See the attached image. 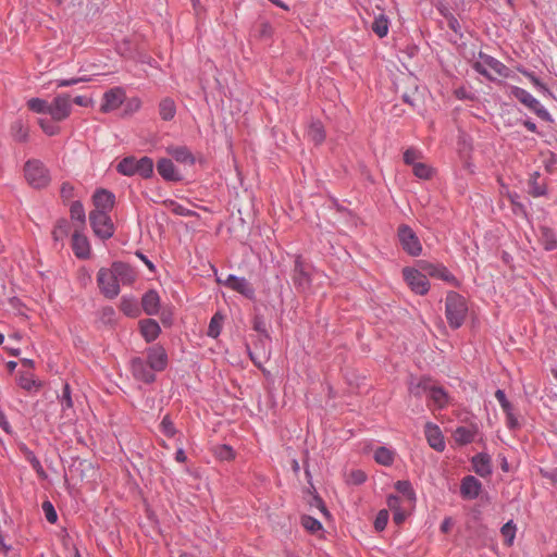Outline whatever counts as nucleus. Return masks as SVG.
<instances>
[{"instance_id":"nucleus-1","label":"nucleus","mask_w":557,"mask_h":557,"mask_svg":"<svg viewBox=\"0 0 557 557\" xmlns=\"http://www.w3.org/2000/svg\"><path fill=\"white\" fill-rule=\"evenodd\" d=\"M468 307L466 299L455 292H449L445 302V314L448 324L454 329L460 327L465 322Z\"/></svg>"},{"instance_id":"nucleus-2","label":"nucleus","mask_w":557,"mask_h":557,"mask_svg":"<svg viewBox=\"0 0 557 557\" xmlns=\"http://www.w3.org/2000/svg\"><path fill=\"white\" fill-rule=\"evenodd\" d=\"M119 173L132 176L135 174L144 178H149L153 173V161L148 157L136 159L135 157H126L116 166Z\"/></svg>"},{"instance_id":"nucleus-3","label":"nucleus","mask_w":557,"mask_h":557,"mask_svg":"<svg viewBox=\"0 0 557 557\" xmlns=\"http://www.w3.org/2000/svg\"><path fill=\"white\" fill-rule=\"evenodd\" d=\"M409 391L418 397L426 394L433 406L438 409L444 408L449 400L447 393L428 379H423L418 384L410 386Z\"/></svg>"},{"instance_id":"nucleus-4","label":"nucleus","mask_w":557,"mask_h":557,"mask_svg":"<svg viewBox=\"0 0 557 557\" xmlns=\"http://www.w3.org/2000/svg\"><path fill=\"white\" fill-rule=\"evenodd\" d=\"M25 178L34 188L46 187L50 182V175L44 163L39 160H28L24 166Z\"/></svg>"},{"instance_id":"nucleus-5","label":"nucleus","mask_w":557,"mask_h":557,"mask_svg":"<svg viewBox=\"0 0 557 557\" xmlns=\"http://www.w3.org/2000/svg\"><path fill=\"white\" fill-rule=\"evenodd\" d=\"M510 95L519 100L524 107L533 111L539 117L545 121L550 120V115L546 109L541 106L540 101L535 99L529 91L521 87L511 86Z\"/></svg>"},{"instance_id":"nucleus-6","label":"nucleus","mask_w":557,"mask_h":557,"mask_svg":"<svg viewBox=\"0 0 557 557\" xmlns=\"http://www.w3.org/2000/svg\"><path fill=\"white\" fill-rule=\"evenodd\" d=\"M403 276L410 289L418 295H425L430 289L429 280L420 271V268H405Z\"/></svg>"},{"instance_id":"nucleus-7","label":"nucleus","mask_w":557,"mask_h":557,"mask_svg":"<svg viewBox=\"0 0 557 557\" xmlns=\"http://www.w3.org/2000/svg\"><path fill=\"white\" fill-rule=\"evenodd\" d=\"M398 239L403 249L410 256L417 257L422 252V245L411 227L400 225L398 227Z\"/></svg>"},{"instance_id":"nucleus-8","label":"nucleus","mask_w":557,"mask_h":557,"mask_svg":"<svg viewBox=\"0 0 557 557\" xmlns=\"http://www.w3.org/2000/svg\"><path fill=\"white\" fill-rule=\"evenodd\" d=\"M91 228L96 236L108 239L114 234V225L109 213H89Z\"/></svg>"},{"instance_id":"nucleus-9","label":"nucleus","mask_w":557,"mask_h":557,"mask_svg":"<svg viewBox=\"0 0 557 557\" xmlns=\"http://www.w3.org/2000/svg\"><path fill=\"white\" fill-rule=\"evenodd\" d=\"M472 66L478 73L490 79L493 78L494 74L500 75L503 70H505V65L502 62L482 52L479 54V59L473 62Z\"/></svg>"},{"instance_id":"nucleus-10","label":"nucleus","mask_w":557,"mask_h":557,"mask_svg":"<svg viewBox=\"0 0 557 557\" xmlns=\"http://www.w3.org/2000/svg\"><path fill=\"white\" fill-rule=\"evenodd\" d=\"M72 112V100L70 95H58L49 107V115L54 122H61L67 119Z\"/></svg>"},{"instance_id":"nucleus-11","label":"nucleus","mask_w":557,"mask_h":557,"mask_svg":"<svg viewBox=\"0 0 557 557\" xmlns=\"http://www.w3.org/2000/svg\"><path fill=\"white\" fill-rule=\"evenodd\" d=\"M99 288L108 298H114L120 293V283L110 269L101 268L97 276Z\"/></svg>"},{"instance_id":"nucleus-12","label":"nucleus","mask_w":557,"mask_h":557,"mask_svg":"<svg viewBox=\"0 0 557 557\" xmlns=\"http://www.w3.org/2000/svg\"><path fill=\"white\" fill-rule=\"evenodd\" d=\"M115 203V196L108 189H97L92 196L94 210L90 213H110Z\"/></svg>"},{"instance_id":"nucleus-13","label":"nucleus","mask_w":557,"mask_h":557,"mask_svg":"<svg viewBox=\"0 0 557 557\" xmlns=\"http://www.w3.org/2000/svg\"><path fill=\"white\" fill-rule=\"evenodd\" d=\"M125 100V91L121 87H114L104 92L102 103L100 107L101 112L108 113L116 110Z\"/></svg>"},{"instance_id":"nucleus-14","label":"nucleus","mask_w":557,"mask_h":557,"mask_svg":"<svg viewBox=\"0 0 557 557\" xmlns=\"http://www.w3.org/2000/svg\"><path fill=\"white\" fill-rule=\"evenodd\" d=\"M132 372L137 380L145 383L154 381V370L150 369L149 363L141 358L132 360Z\"/></svg>"},{"instance_id":"nucleus-15","label":"nucleus","mask_w":557,"mask_h":557,"mask_svg":"<svg viewBox=\"0 0 557 557\" xmlns=\"http://www.w3.org/2000/svg\"><path fill=\"white\" fill-rule=\"evenodd\" d=\"M224 285L249 299H251L255 295L253 287L245 277L228 275L224 282Z\"/></svg>"},{"instance_id":"nucleus-16","label":"nucleus","mask_w":557,"mask_h":557,"mask_svg":"<svg viewBox=\"0 0 557 557\" xmlns=\"http://www.w3.org/2000/svg\"><path fill=\"white\" fill-rule=\"evenodd\" d=\"M147 362L150 369L154 371H163L168 364V356L165 350L160 346L151 347L147 352Z\"/></svg>"},{"instance_id":"nucleus-17","label":"nucleus","mask_w":557,"mask_h":557,"mask_svg":"<svg viewBox=\"0 0 557 557\" xmlns=\"http://www.w3.org/2000/svg\"><path fill=\"white\" fill-rule=\"evenodd\" d=\"M425 437L429 445L437 450L443 451L445 449V442L441 429L433 423H426L424 428Z\"/></svg>"},{"instance_id":"nucleus-18","label":"nucleus","mask_w":557,"mask_h":557,"mask_svg":"<svg viewBox=\"0 0 557 557\" xmlns=\"http://www.w3.org/2000/svg\"><path fill=\"white\" fill-rule=\"evenodd\" d=\"M482 488L481 482L473 475H467L462 479L460 493L463 498L474 499L479 496Z\"/></svg>"},{"instance_id":"nucleus-19","label":"nucleus","mask_w":557,"mask_h":557,"mask_svg":"<svg viewBox=\"0 0 557 557\" xmlns=\"http://www.w3.org/2000/svg\"><path fill=\"white\" fill-rule=\"evenodd\" d=\"M158 173L162 176L163 180L170 182H177L181 180V174L174 166L173 162L170 159L162 158L157 163Z\"/></svg>"},{"instance_id":"nucleus-20","label":"nucleus","mask_w":557,"mask_h":557,"mask_svg":"<svg viewBox=\"0 0 557 557\" xmlns=\"http://www.w3.org/2000/svg\"><path fill=\"white\" fill-rule=\"evenodd\" d=\"M110 270L116 276L120 285L131 284L135 280V273L133 269L123 262H114Z\"/></svg>"},{"instance_id":"nucleus-21","label":"nucleus","mask_w":557,"mask_h":557,"mask_svg":"<svg viewBox=\"0 0 557 557\" xmlns=\"http://www.w3.org/2000/svg\"><path fill=\"white\" fill-rule=\"evenodd\" d=\"M72 248L77 258L86 259L90 255V245L87 237L77 231L72 237Z\"/></svg>"},{"instance_id":"nucleus-22","label":"nucleus","mask_w":557,"mask_h":557,"mask_svg":"<svg viewBox=\"0 0 557 557\" xmlns=\"http://www.w3.org/2000/svg\"><path fill=\"white\" fill-rule=\"evenodd\" d=\"M293 280L300 289H306L310 285L309 274L299 257L295 261Z\"/></svg>"},{"instance_id":"nucleus-23","label":"nucleus","mask_w":557,"mask_h":557,"mask_svg":"<svg viewBox=\"0 0 557 557\" xmlns=\"http://www.w3.org/2000/svg\"><path fill=\"white\" fill-rule=\"evenodd\" d=\"M166 152L180 163L191 165L195 162L194 156L185 146H170Z\"/></svg>"},{"instance_id":"nucleus-24","label":"nucleus","mask_w":557,"mask_h":557,"mask_svg":"<svg viewBox=\"0 0 557 557\" xmlns=\"http://www.w3.org/2000/svg\"><path fill=\"white\" fill-rule=\"evenodd\" d=\"M537 236L539 242L546 251L557 249V236L552 228L547 226H541Z\"/></svg>"},{"instance_id":"nucleus-25","label":"nucleus","mask_w":557,"mask_h":557,"mask_svg":"<svg viewBox=\"0 0 557 557\" xmlns=\"http://www.w3.org/2000/svg\"><path fill=\"white\" fill-rule=\"evenodd\" d=\"M141 305L144 311L148 315H154L159 311L160 307V297L156 290H148L141 299Z\"/></svg>"},{"instance_id":"nucleus-26","label":"nucleus","mask_w":557,"mask_h":557,"mask_svg":"<svg viewBox=\"0 0 557 557\" xmlns=\"http://www.w3.org/2000/svg\"><path fill=\"white\" fill-rule=\"evenodd\" d=\"M472 465L474 472L482 478H486L492 473L491 459L484 454L474 456L472 458Z\"/></svg>"},{"instance_id":"nucleus-27","label":"nucleus","mask_w":557,"mask_h":557,"mask_svg":"<svg viewBox=\"0 0 557 557\" xmlns=\"http://www.w3.org/2000/svg\"><path fill=\"white\" fill-rule=\"evenodd\" d=\"M140 332L146 342H152L154 341L160 333V326L157 323V321L152 319H146L140 321Z\"/></svg>"},{"instance_id":"nucleus-28","label":"nucleus","mask_w":557,"mask_h":557,"mask_svg":"<svg viewBox=\"0 0 557 557\" xmlns=\"http://www.w3.org/2000/svg\"><path fill=\"white\" fill-rule=\"evenodd\" d=\"M476 430L469 426H459L454 431L453 437L459 445H466L473 442Z\"/></svg>"},{"instance_id":"nucleus-29","label":"nucleus","mask_w":557,"mask_h":557,"mask_svg":"<svg viewBox=\"0 0 557 557\" xmlns=\"http://www.w3.org/2000/svg\"><path fill=\"white\" fill-rule=\"evenodd\" d=\"M159 113L162 120H172L176 113L175 102L170 98H164L159 104Z\"/></svg>"},{"instance_id":"nucleus-30","label":"nucleus","mask_w":557,"mask_h":557,"mask_svg":"<svg viewBox=\"0 0 557 557\" xmlns=\"http://www.w3.org/2000/svg\"><path fill=\"white\" fill-rule=\"evenodd\" d=\"M432 277L442 280L454 286L458 285L457 278L442 263H436L435 271Z\"/></svg>"},{"instance_id":"nucleus-31","label":"nucleus","mask_w":557,"mask_h":557,"mask_svg":"<svg viewBox=\"0 0 557 557\" xmlns=\"http://www.w3.org/2000/svg\"><path fill=\"white\" fill-rule=\"evenodd\" d=\"M308 136L314 144L320 145L325 139V132L320 122H312L309 126Z\"/></svg>"},{"instance_id":"nucleus-32","label":"nucleus","mask_w":557,"mask_h":557,"mask_svg":"<svg viewBox=\"0 0 557 557\" xmlns=\"http://www.w3.org/2000/svg\"><path fill=\"white\" fill-rule=\"evenodd\" d=\"M372 30L380 37L383 38L388 33V20L385 15L379 14L375 16L372 23Z\"/></svg>"},{"instance_id":"nucleus-33","label":"nucleus","mask_w":557,"mask_h":557,"mask_svg":"<svg viewBox=\"0 0 557 557\" xmlns=\"http://www.w3.org/2000/svg\"><path fill=\"white\" fill-rule=\"evenodd\" d=\"M394 451L386 447H379L374 453L375 461L383 466H391L394 461Z\"/></svg>"},{"instance_id":"nucleus-34","label":"nucleus","mask_w":557,"mask_h":557,"mask_svg":"<svg viewBox=\"0 0 557 557\" xmlns=\"http://www.w3.org/2000/svg\"><path fill=\"white\" fill-rule=\"evenodd\" d=\"M59 401L61 405L62 412L67 417L66 413L67 410H71L73 408V400L71 396V388L67 383L63 385V389L61 395L59 396Z\"/></svg>"},{"instance_id":"nucleus-35","label":"nucleus","mask_w":557,"mask_h":557,"mask_svg":"<svg viewBox=\"0 0 557 557\" xmlns=\"http://www.w3.org/2000/svg\"><path fill=\"white\" fill-rule=\"evenodd\" d=\"M223 320H224L223 315L219 312L215 313L211 318V321H210V324L208 327V332H207V334L210 337L216 338L220 335L221 330H222Z\"/></svg>"},{"instance_id":"nucleus-36","label":"nucleus","mask_w":557,"mask_h":557,"mask_svg":"<svg viewBox=\"0 0 557 557\" xmlns=\"http://www.w3.org/2000/svg\"><path fill=\"white\" fill-rule=\"evenodd\" d=\"M27 107L33 112L49 114L50 103L40 98H32L27 101Z\"/></svg>"},{"instance_id":"nucleus-37","label":"nucleus","mask_w":557,"mask_h":557,"mask_svg":"<svg viewBox=\"0 0 557 557\" xmlns=\"http://www.w3.org/2000/svg\"><path fill=\"white\" fill-rule=\"evenodd\" d=\"M500 533L504 537L505 545L511 546L516 536V525L512 521H508L502 527Z\"/></svg>"},{"instance_id":"nucleus-38","label":"nucleus","mask_w":557,"mask_h":557,"mask_svg":"<svg viewBox=\"0 0 557 557\" xmlns=\"http://www.w3.org/2000/svg\"><path fill=\"white\" fill-rule=\"evenodd\" d=\"M120 308L128 317L134 318L137 317L139 313L137 302L133 299L122 298Z\"/></svg>"},{"instance_id":"nucleus-39","label":"nucleus","mask_w":557,"mask_h":557,"mask_svg":"<svg viewBox=\"0 0 557 557\" xmlns=\"http://www.w3.org/2000/svg\"><path fill=\"white\" fill-rule=\"evenodd\" d=\"M521 73L537 88L544 96H553L548 87L543 84L532 72L521 71Z\"/></svg>"},{"instance_id":"nucleus-40","label":"nucleus","mask_w":557,"mask_h":557,"mask_svg":"<svg viewBox=\"0 0 557 557\" xmlns=\"http://www.w3.org/2000/svg\"><path fill=\"white\" fill-rule=\"evenodd\" d=\"M11 132L12 136L17 141H25L28 137V129L21 121H16L12 124Z\"/></svg>"},{"instance_id":"nucleus-41","label":"nucleus","mask_w":557,"mask_h":557,"mask_svg":"<svg viewBox=\"0 0 557 557\" xmlns=\"http://www.w3.org/2000/svg\"><path fill=\"white\" fill-rule=\"evenodd\" d=\"M214 455L220 460H232L235 458V453L232 447L227 445H219L214 448Z\"/></svg>"},{"instance_id":"nucleus-42","label":"nucleus","mask_w":557,"mask_h":557,"mask_svg":"<svg viewBox=\"0 0 557 557\" xmlns=\"http://www.w3.org/2000/svg\"><path fill=\"white\" fill-rule=\"evenodd\" d=\"M70 212H71L72 219L79 221L82 224L85 223L86 214H85V209H84L82 202L74 201L71 205Z\"/></svg>"},{"instance_id":"nucleus-43","label":"nucleus","mask_w":557,"mask_h":557,"mask_svg":"<svg viewBox=\"0 0 557 557\" xmlns=\"http://www.w3.org/2000/svg\"><path fill=\"white\" fill-rule=\"evenodd\" d=\"M412 171L417 177L423 180H428L432 175V169L428 164L422 162L414 163V165L412 166Z\"/></svg>"},{"instance_id":"nucleus-44","label":"nucleus","mask_w":557,"mask_h":557,"mask_svg":"<svg viewBox=\"0 0 557 557\" xmlns=\"http://www.w3.org/2000/svg\"><path fill=\"white\" fill-rule=\"evenodd\" d=\"M396 490L401 493L408 502H412L414 493L408 481H397L395 484Z\"/></svg>"},{"instance_id":"nucleus-45","label":"nucleus","mask_w":557,"mask_h":557,"mask_svg":"<svg viewBox=\"0 0 557 557\" xmlns=\"http://www.w3.org/2000/svg\"><path fill=\"white\" fill-rule=\"evenodd\" d=\"M366 479L367 475L362 470H351L346 476V482L352 485H360Z\"/></svg>"},{"instance_id":"nucleus-46","label":"nucleus","mask_w":557,"mask_h":557,"mask_svg":"<svg viewBox=\"0 0 557 557\" xmlns=\"http://www.w3.org/2000/svg\"><path fill=\"white\" fill-rule=\"evenodd\" d=\"M420 159H421V152L414 148H408L404 152V162L408 165L413 166L414 163L420 162L419 161Z\"/></svg>"},{"instance_id":"nucleus-47","label":"nucleus","mask_w":557,"mask_h":557,"mask_svg":"<svg viewBox=\"0 0 557 557\" xmlns=\"http://www.w3.org/2000/svg\"><path fill=\"white\" fill-rule=\"evenodd\" d=\"M301 524L306 530L310 532H317L322 529L321 522L310 516H304L301 518Z\"/></svg>"},{"instance_id":"nucleus-48","label":"nucleus","mask_w":557,"mask_h":557,"mask_svg":"<svg viewBox=\"0 0 557 557\" xmlns=\"http://www.w3.org/2000/svg\"><path fill=\"white\" fill-rule=\"evenodd\" d=\"M39 125L41 129L49 136H54L60 133V127L51 121L41 119L39 120Z\"/></svg>"},{"instance_id":"nucleus-49","label":"nucleus","mask_w":557,"mask_h":557,"mask_svg":"<svg viewBox=\"0 0 557 557\" xmlns=\"http://www.w3.org/2000/svg\"><path fill=\"white\" fill-rule=\"evenodd\" d=\"M160 429H161V432L169 437H172L175 434L174 424L169 416H165L162 419V421L160 423Z\"/></svg>"},{"instance_id":"nucleus-50","label":"nucleus","mask_w":557,"mask_h":557,"mask_svg":"<svg viewBox=\"0 0 557 557\" xmlns=\"http://www.w3.org/2000/svg\"><path fill=\"white\" fill-rule=\"evenodd\" d=\"M504 412L506 413V423H507V426H508L510 430L519 429V428H520V423H519L518 418H517V417H516V414L513 413V409H512V407H510V408H509V409H507V410H504Z\"/></svg>"},{"instance_id":"nucleus-51","label":"nucleus","mask_w":557,"mask_h":557,"mask_svg":"<svg viewBox=\"0 0 557 557\" xmlns=\"http://www.w3.org/2000/svg\"><path fill=\"white\" fill-rule=\"evenodd\" d=\"M537 173L534 174V176L530 181V194L534 197H540L545 195L546 190L544 186H541L536 182Z\"/></svg>"},{"instance_id":"nucleus-52","label":"nucleus","mask_w":557,"mask_h":557,"mask_svg":"<svg viewBox=\"0 0 557 557\" xmlns=\"http://www.w3.org/2000/svg\"><path fill=\"white\" fill-rule=\"evenodd\" d=\"M417 267L420 268V271L425 274V277L428 276L432 277L435 271L436 263H432L425 260H420L417 263Z\"/></svg>"},{"instance_id":"nucleus-53","label":"nucleus","mask_w":557,"mask_h":557,"mask_svg":"<svg viewBox=\"0 0 557 557\" xmlns=\"http://www.w3.org/2000/svg\"><path fill=\"white\" fill-rule=\"evenodd\" d=\"M388 521V511L387 510H381L374 521V528L377 531H382L385 529Z\"/></svg>"},{"instance_id":"nucleus-54","label":"nucleus","mask_w":557,"mask_h":557,"mask_svg":"<svg viewBox=\"0 0 557 557\" xmlns=\"http://www.w3.org/2000/svg\"><path fill=\"white\" fill-rule=\"evenodd\" d=\"M42 509H44V512H45V516H46V519L50 522V523H54L57 522L58 520V515L52 506V504L50 502H45L42 504Z\"/></svg>"},{"instance_id":"nucleus-55","label":"nucleus","mask_w":557,"mask_h":557,"mask_svg":"<svg viewBox=\"0 0 557 557\" xmlns=\"http://www.w3.org/2000/svg\"><path fill=\"white\" fill-rule=\"evenodd\" d=\"M18 384L22 388L26 391H30L33 387L38 386L36 381L29 374L20 375Z\"/></svg>"},{"instance_id":"nucleus-56","label":"nucleus","mask_w":557,"mask_h":557,"mask_svg":"<svg viewBox=\"0 0 557 557\" xmlns=\"http://www.w3.org/2000/svg\"><path fill=\"white\" fill-rule=\"evenodd\" d=\"M89 81H90V78H88V77H76V78H70V79H58L57 81V86L58 87H70V86L76 85L78 83L89 82Z\"/></svg>"},{"instance_id":"nucleus-57","label":"nucleus","mask_w":557,"mask_h":557,"mask_svg":"<svg viewBox=\"0 0 557 557\" xmlns=\"http://www.w3.org/2000/svg\"><path fill=\"white\" fill-rule=\"evenodd\" d=\"M140 107H141L140 99L137 98V97H134V98H131V99H128L126 101V103H125V111L133 113V112L138 111L140 109Z\"/></svg>"},{"instance_id":"nucleus-58","label":"nucleus","mask_w":557,"mask_h":557,"mask_svg":"<svg viewBox=\"0 0 557 557\" xmlns=\"http://www.w3.org/2000/svg\"><path fill=\"white\" fill-rule=\"evenodd\" d=\"M170 205L172 207V211L175 214H177V215L190 216L193 214V212L190 210H188L187 208L183 207L182 205H178V203L173 202V201H171Z\"/></svg>"},{"instance_id":"nucleus-59","label":"nucleus","mask_w":557,"mask_h":557,"mask_svg":"<svg viewBox=\"0 0 557 557\" xmlns=\"http://www.w3.org/2000/svg\"><path fill=\"white\" fill-rule=\"evenodd\" d=\"M495 397H496V399L498 400V403H499V405H500V407H502V409H503V410H507V409H509L510 407H512V406H511V404L507 400V398H506V395H505L504 391H502V389H497V391L495 392Z\"/></svg>"},{"instance_id":"nucleus-60","label":"nucleus","mask_w":557,"mask_h":557,"mask_svg":"<svg viewBox=\"0 0 557 557\" xmlns=\"http://www.w3.org/2000/svg\"><path fill=\"white\" fill-rule=\"evenodd\" d=\"M67 233L66 224L60 223L53 230V237L55 240L62 239Z\"/></svg>"},{"instance_id":"nucleus-61","label":"nucleus","mask_w":557,"mask_h":557,"mask_svg":"<svg viewBox=\"0 0 557 557\" xmlns=\"http://www.w3.org/2000/svg\"><path fill=\"white\" fill-rule=\"evenodd\" d=\"M73 186L69 183H63L62 184V187H61V196L64 198V199H70L72 198L73 196Z\"/></svg>"},{"instance_id":"nucleus-62","label":"nucleus","mask_w":557,"mask_h":557,"mask_svg":"<svg viewBox=\"0 0 557 557\" xmlns=\"http://www.w3.org/2000/svg\"><path fill=\"white\" fill-rule=\"evenodd\" d=\"M388 508L394 512L396 510H400V498L397 496H389L387 499Z\"/></svg>"},{"instance_id":"nucleus-63","label":"nucleus","mask_w":557,"mask_h":557,"mask_svg":"<svg viewBox=\"0 0 557 557\" xmlns=\"http://www.w3.org/2000/svg\"><path fill=\"white\" fill-rule=\"evenodd\" d=\"M73 102L77 106H81V107H88L91 104V100L87 99L86 97L84 96H76L74 99H73Z\"/></svg>"},{"instance_id":"nucleus-64","label":"nucleus","mask_w":557,"mask_h":557,"mask_svg":"<svg viewBox=\"0 0 557 557\" xmlns=\"http://www.w3.org/2000/svg\"><path fill=\"white\" fill-rule=\"evenodd\" d=\"M393 519H394V522H395L396 524H398V525H399V524H401V523L405 521V519H406V513H405V511H401V510H396V511H394V517H393Z\"/></svg>"}]
</instances>
